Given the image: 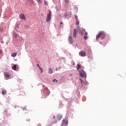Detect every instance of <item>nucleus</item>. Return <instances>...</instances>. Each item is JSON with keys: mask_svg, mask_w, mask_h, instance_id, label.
<instances>
[{"mask_svg": "<svg viewBox=\"0 0 126 126\" xmlns=\"http://www.w3.org/2000/svg\"><path fill=\"white\" fill-rule=\"evenodd\" d=\"M51 17H52V12H50L47 14V19H46L47 22H49V21H50V20H51Z\"/></svg>", "mask_w": 126, "mask_h": 126, "instance_id": "nucleus-5", "label": "nucleus"}, {"mask_svg": "<svg viewBox=\"0 0 126 126\" xmlns=\"http://www.w3.org/2000/svg\"><path fill=\"white\" fill-rule=\"evenodd\" d=\"M4 76L5 79H9V78H10V74H9V73H8V72H4Z\"/></svg>", "mask_w": 126, "mask_h": 126, "instance_id": "nucleus-4", "label": "nucleus"}, {"mask_svg": "<svg viewBox=\"0 0 126 126\" xmlns=\"http://www.w3.org/2000/svg\"><path fill=\"white\" fill-rule=\"evenodd\" d=\"M78 28H79V27H78Z\"/></svg>", "mask_w": 126, "mask_h": 126, "instance_id": "nucleus-32", "label": "nucleus"}, {"mask_svg": "<svg viewBox=\"0 0 126 126\" xmlns=\"http://www.w3.org/2000/svg\"><path fill=\"white\" fill-rule=\"evenodd\" d=\"M63 22H61L60 24L62 25V24H63Z\"/></svg>", "mask_w": 126, "mask_h": 126, "instance_id": "nucleus-30", "label": "nucleus"}, {"mask_svg": "<svg viewBox=\"0 0 126 126\" xmlns=\"http://www.w3.org/2000/svg\"><path fill=\"white\" fill-rule=\"evenodd\" d=\"M44 4L45 5H48V2L47 1H44Z\"/></svg>", "mask_w": 126, "mask_h": 126, "instance_id": "nucleus-22", "label": "nucleus"}, {"mask_svg": "<svg viewBox=\"0 0 126 126\" xmlns=\"http://www.w3.org/2000/svg\"><path fill=\"white\" fill-rule=\"evenodd\" d=\"M87 35H88V33L87 32H86L84 35L85 40H87V39H88V37L87 36Z\"/></svg>", "mask_w": 126, "mask_h": 126, "instance_id": "nucleus-12", "label": "nucleus"}, {"mask_svg": "<svg viewBox=\"0 0 126 126\" xmlns=\"http://www.w3.org/2000/svg\"><path fill=\"white\" fill-rule=\"evenodd\" d=\"M53 82H58V81L56 79H55L53 80Z\"/></svg>", "mask_w": 126, "mask_h": 126, "instance_id": "nucleus-24", "label": "nucleus"}, {"mask_svg": "<svg viewBox=\"0 0 126 126\" xmlns=\"http://www.w3.org/2000/svg\"><path fill=\"white\" fill-rule=\"evenodd\" d=\"M65 2L67 3V2H68V0H65Z\"/></svg>", "mask_w": 126, "mask_h": 126, "instance_id": "nucleus-27", "label": "nucleus"}, {"mask_svg": "<svg viewBox=\"0 0 126 126\" xmlns=\"http://www.w3.org/2000/svg\"><path fill=\"white\" fill-rule=\"evenodd\" d=\"M77 66V69H78L79 68H81V65L80 64L78 63Z\"/></svg>", "mask_w": 126, "mask_h": 126, "instance_id": "nucleus-19", "label": "nucleus"}, {"mask_svg": "<svg viewBox=\"0 0 126 126\" xmlns=\"http://www.w3.org/2000/svg\"><path fill=\"white\" fill-rule=\"evenodd\" d=\"M2 54V50L0 49V54L1 55Z\"/></svg>", "mask_w": 126, "mask_h": 126, "instance_id": "nucleus-26", "label": "nucleus"}, {"mask_svg": "<svg viewBox=\"0 0 126 126\" xmlns=\"http://www.w3.org/2000/svg\"><path fill=\"white\" fill-rule=\"evenodd\" d=\"M79 73L81 77H86V73L83 70H81L79 71Z\"/></svg>", "mask_w": 126, "mask_h": 126, "instance_id": "nucleus-3", "label": "nucleus"}, {"mask_svg": "<svg viewBox=\"0 0 126 126\" xmlns=\"http://www.w3.org/2000/svg\"><path fill=\"white\" fill-rule=\"evenodd\" d=\"M63 116L61 115H57V119L58 121H61V119H62Z\"/></svg>", "mask_w": 126, "mask_h": 126, "instance_id": "nucleus-11", "label": "nucleus"}, {"mask_svg": "<svg viewBox=\"0 0 126 126\" xmlns=\"http://www.w3.org/2000/svg\"><path fill=\"white\" fill-rule=\"evenodd\" d=\"M68 42H69V44H72L73 40H72V37H71V36H69Z\"/></svg>", "mask_w": 126, "mask_h": 126, "instance_id": "nucleus-8", "label": "nucleus"}, {"mask_svg": "<svg viewBox=\"0 0 126 126\" xmlns=\"http://www.w3.org/2000/svg\"><path fill=\"white\" fill-rule=\"evenodd\" d=\"M67 125H68V120L67 118H65L63 120L61 126H67Z\"/></svg>", "mask_w": 126, "mask_h": 126, "instance_id": "nucleus-2", "label": "nucleus"}, {"mask_svg": "<svg viewBox=\"0 0 126 126\" xmlns=\"http://www.w3.org/2000/svg\"><path fill=\"white\" fill-rule=\"evenodd\" d=\"M20 19H22V20H25V19H26V18H25V16L23 14H21Z\"/></svg>", "mask_w": 126, "mask_h": 126, "instance_id": "nucleus-10", "label": "nucleus"}, {"mask_svg": "<svg viewBox=\"0 0 126 126\" xmlns=\"http://www.w3.org/2000/svg\"><path fill=\"white\" fill-rule=\"evenodd\" d=\"M12 69L13 70H16V65L15 64L12 67Z\"/></svg>", "mask_w": 126, "mask_h": 126, "instance_id": "nucleus-18", "label": "nucleus"}, {"mask_svg": "<svg viewBox=\"0 0 126 126\" xmlns=\"http://www.w3.org/2000/svg\"><path fill=\"white\" fill-rule=\"evenodd\" d=\"M76 29H74L73 32V36L74 38H76Z\"/></svg>", "mask_w": 126, "mask_h": 126, "instance_id": "nucleus-9", "label": "nucleus"}, {"mask_svg": "<svg viewBox=\"0 0 126 126\" xmlns=\"http://www.w3.org/2000/svg\"><path fill=\"white\" fill-rule=\"evenodd\" d=\"M79 55L81 57H86V53L84 51H80Z\"/></svg>", "mask_w": 126, "mask_h": 126, "instance_id": "nucleus-6", "label": "nucleus"}, {"mask_svg": "<svg viewBox=\"0 0 126 126\" xmlns=\"http://www.w3.org/2000/svg\"><path fill=\"white\" fill-rule=\"evenodd\" d=\"M17 55V53H14L11 54V57H16Z\"/></svg>", "mask_w": 126, "mask_h": 126, "instance_id": "nucleus-17", "label": "nucleus"}, {"mask_svg": "<svg viewBox=\"0 0 126 126\" xmlns=\"http://www.w3.org/2000/svg\"><path fill=\"white\" fill-rule=\"evenodd\" d=\"M79 33L81 35H83L85 33H86V32L85 31V29H82L81 30H80Z\"/></svg>", "mask_w": 126, "mask_h": 126, "instance_id": "nucleus-7", "label": "nucleus"}, {"mask_svg": "<svg viewBox=\"0 0 126 126\" xmlns=\"http://www.w3.org/2000/svg\"><path fill=\"white\" fill-rule=\"evenodd\" d=\"M39 1H40V0H38Z\"/></svg>", "mask_w": 126, "mask_h": 126, "instance_id": "nucleus-31", "label": "nucleus"}, {"mask_svg": "<svg viewBox=\"0 0 126 126\" xmlns=\"http://www.w3.org/2000/svg\"><path fill=\"white\" fill-rule=\"evenodd\" d=\"M36 65L37 67L39 68L40 70H41V73H42L43 72V70L42 69V68L40 67V65H39V64H36Z\"/></svg>", "mask_w": 126, "mask_h": 126, "instance_id": "nucleus-14", "label": "nucleus"}, {"mask_svg": "<svg viewBox=\"0 0 126 126\" xmlns=\"http://www.w3.org/2000/svg\"><path fill=\"white\" fill-rule=\"evenodd\" d=\"M20 94L21 95V96H25V92H24V91H22L20 92Z\"/></svg>", "mask_w": 126, "mask_h": 126, "instance_id": "nucleus-13", "label": "nucleus"}, {"mask_svg": "<svg viewBox=\"0 0 126 126\" xmlns=\"http://www.w3.org/2000/svg\"><path fill=\"white\" fill-rule=\"evenodd\" d=\"M75 19L76 20V21H77V20H77V19H78L77 15H76L75 16Z\"/></svg>", "mask_w": 126, "mask_h": 126, "instance_id": "nucleus-25", "label": "nucleus"}, {"mask_svg": "<svg viewBox=\"0 0 126 126\" xmlns=\"http://www.w3.org/2000/svg\"><path fill=\"white\" fill-rule=\"evenodd\" d=\"M13 36H14L15 38H17V34H16V33H13Z\"/></svg>", "mask_w": 126, "mask_h": 126, "instance_id": "nucleus-20", "label": "nucleus"}, {"mask_svg": "<svg viewBox=\"0 0 126 126\" xmlns=\"http://www.w3.org/2000/svg\"><path fill=\"white\" fill-rule=\"evenodd\" d=\"M1 93H2V95H6L7 92H6V91H5V90H3V91H2Z\"/></svg>", "mask_w": 126, "mask_h": 126, "instance_id": "nucleus-16", "label": "nucleus"}, {"mask_svg": "<svg viewBox=\"0 0 126 126\" xmlns=\"http://www.w3.org/2000/svg\"><path fill=\"white\" fill-rule=\"evenodd\" d=\"M80 80L81 82H82V80L81 79H80Z\"/></svg>", "mask_w": 126, "mask_h": 126, "instance_id": "nucleus-28", "label": "nucleus"}, {"mask_svg": "<svg viewBox=\"0 0 126 126\" xmlns=\"http://www.w3.org/2000/svg\"><path fill=\"white\" fill-rule=\"evenodd\" d=\"M76 25H78V26H79V22H78V20L76 21Z\"/></svg>", "mask_w": 126, "mask_h": 126, "instance_id": "nucleus-21", "label": "nucleus"}, {"mask_svg": "<svg viewBox=\"0 0 126 126\" xmlns=\"http://www.w3.org/2000/svg\"><path fill=\"white\" fill-rule=\"evenodd\" d=\"M106 37V34H105V32H99L98 35L96 36V40H98L99 38H100L101 40H103V39H105Z\"/></svg>", "mask_w": 126, "mask_h": 126, "instance_id": "nucleus-1", "label": "nucleus"}, {"mask_svg": "<svg viewBox=\"0 0 126 126\" xmlns=\"http://www.w3.org/2000/svg\"><path fill=\"white\" fill-rule=\"evenodd\" d=\"M28 1H30V2L33 3V0H28Z\"/></svg>", "mask_w": 126, "mask_h": 126, "instance_id": "nucleus-23", "label": "nucleus"}, {"mask_svg": "<svg viewBox=\"0 0 126 126\" xmlns=\"http://www.w3.org/2000/svg\"><path fill=\"white\" fill-rule=\"evenodd\" d=\"M48 72L50 73V74H52L53 73V69H52L51 68H49Z\"/></svg>", "mask_w": 126, "mask_h": 126, "instance_id": "nucleus-15", "label": "nucleus"}, {"mask_svg": "<svg viewBox=\"0 0 126 126\" xmlns=\"http://www.w3.org/2000/svg\"><path fill=\"white\" fill-rule=\"evenodd\" d=\"M53 119H56V116H53Z\"/></svg>", "mask_w": 126, "mask_h": 126, "instance_id": "nucleus-29", "label": "nucleus"}]
</instances>
